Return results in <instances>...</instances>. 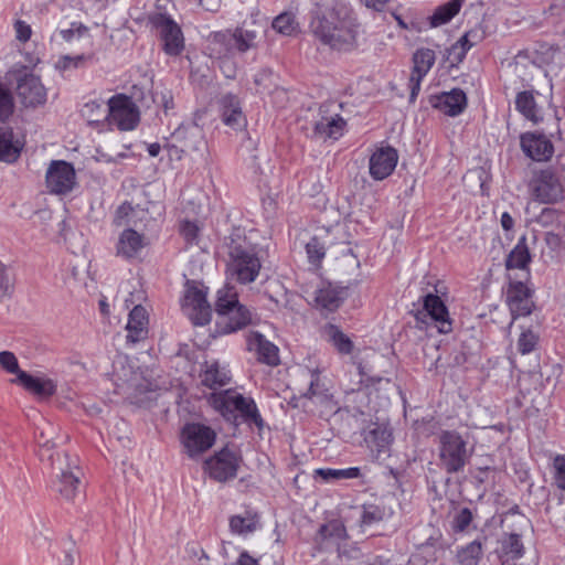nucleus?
Listing matches in <instances>:
<instances>
[{
	"mask_svg": "<svg viewBox=\"0 0 565 565\" xmlns=\"http://www.w3.org/2000/svg\"><path fill=\"white\" fill-rule=\"evenodd\" d=\"M226 277L239 284L254 282L260 271L259 247L246 236L244 230L234 228L224 241Z\"/></svg>",
	"mask_w": 565,
	"mask_h": 565,
	"instance_id": "7ed1b4c3",
	"label": "nucleus"
},
{
	"mask_svg": "<svg viewBox=\"0 0 565 565\" xmlns=\"http://www.w3.org/2000/svg\"><path fill=\"white\" fill-rule=\"evenodd\" d=\"M500 223L505 232H509L514 227V220L509 212H503L501 214Z\"/></svg>",
	"mask_w": 565,
	"mask_h": 565,
	"instance_id": "e2e57ef3",
	"label": "nucleus"
},
{
	"mask_svg": "<svg viewBox=\"0 0 565 565\" xmlns=\"http://www.w3.org/2000/svg\"><path fill=\"white\" fill-rule=\"evenodd\" d=\"M398 162V153L391 146L377 147L369 159V172L373 180L382 181L388 178Z\"/></svg>",
	"mask_w": 565,
	"mask_h": 565,
	"instance_id": "dca6fc26",
	"label": "nucleus"
},
{
	"mask_svg": "<svg viewBox=\"0 0 565 565\" xmlns=\"http://www.w3.org/2000/svg\"><path fill=\"white\" fill-rule=\"evenodd\" d=\"M147 151L150 157H157L161 151V146L158 142H152L147 146Z\"/></svg>",
	"mask_w": 565,
	"mask_h": 565,
	"instance_id": "0e129e2a",
	"label": "nucleus"
},
{
	"mask_svg": "<svg viewBox=\"0 0 565 565\" xmlns=\"http://www.w3.org/2000/svg\"><path fill=\"white\" fill-rule=\"evenodd\" d=\"M347 122L339 115L321 116L315 124V134L323 139L338 140L345 131Z\"/></svg>",
	"mask_w": 565,
	"mask_h": 565,
	"instance_id": "cd10ccee",
	"label": "nucleus"
},
{
	"mask_svg": "<svg viewBox=\"0 0 565 565\" xmlns=\"http://www.w3.org/2000/svg\"><path fill=\"white\" fill-rule=\"evenodd\" d=\"M326 333L329 337V340L337 349V351L341 354H350L353 351V342L351 339L343 333L337 326L329 324L326 328Z\"/></svg>",
	"mask_w": 565,
	"mask_h": 565,
	"instance_id": "58836bf2",
	"label": "nucleus"
},
{
	"mask_svg": "<svg viewBox=\"0 0 565 565\" xmlns=\"http://www.w3.org/2000/svg\"><path fill=\"white\" fill-rule=\"evenodd\" d=\"M13 290L12 279L8 267L0 262V295L9 296Z\"/></svg>",
	"mask_w": 565,
	"mask_h": 565,
	"instance_id": "6e6d98bb",
	"label": "nucleus"
},
{
	"mask_svg": "<svg viewBox=\"0 0 565 565\" xmlns=\"http://www.w3.org/2000/svg\"><path fill=\"white\" fill-rule=\"evenodd\" d=\"M53 469L55 473L51 484L52 490L67 501L74 500L81 487V471L75 460H71L67 454H57L56 462H53Z\"/></svg>",
	"mask_w": 565,
	"mask_h": 565,
	"instance_id": "6e6552de",
	"label": "nucleus"
},
{
	"mask_svg": "<svg viewBox=\"0 0 565 565\" xmlns=\"http://www.w3.org/2000/svg\"><path fill=\"white\" fill-rule=\"evenodd\" d=\"M273 29L279 34L291 36L298 32L299 24L296 21V17L291 12H282L277 15L273 23Z\"/></svg>",
	"mask_w": 565,
	"mask_h": 565,
	"instance_id": "ea45409f",
	"label": "nucleus"
},
{
	"mask_svg": "<svg viewBox=\"0 0 565 565\" xmlns=\"http://www.w3.org/2000/svg\"><path fill=\"white\" fill-rule=\"evenodd\" d=\"M231 380L232 373L228 364L225 362L209 359L200 366V386L213 391L207 398L209 404L226 419L236 418V414H239L245 423L254 424L262 428L264 420L253 398L246 397L233 390L216 392L228 385Z\"/></svg>",
	"mask_w": 565,
	"mask_h": 565,
	"instance_id": "f257e3e1",
	"label": "nucleus"
},
{
	"mask_svg": "<svg viewBox=\"0 0 565 565\" xmlns=\"http://www.w3.org/2000/svg\"><path fill=\"white\" fill-rule=\"evenodd\" d=\"M14 29L19 41L26 42L30 40L32 31L26 22L18 20L14 24Z\"/></svg>",
	"mask_w": 565,
	"mask_h": 565,
	"instance_id": "bf43d9fd",
	"label": "nucleus"
},
{
	"mask_svg": "<svg viewBox=\"0 0 565 565\" xmlns=\"http://www.w3.org/2000/svg\"><path fill=\"white\" fill-rule=\"evenodd\" d=\"M11 382L22 386L38 398H50L56 393L57 388L56 382L43 374L20 373L19 377L13 379Z\"/></svg>",
	"mask_w": 565,
	"mask_h": 565,
	"instance_id": "4be33fe9",
	"label": "nucleus"
},
{
	"mask_svg": "<svg viewBox=\"0 0 565 565\" xmlns=\"http://www.w3.org/2000/svg\"><path fill=\"white\" fill-rule=\"evenodd\" d=\"M536 343H537L536 334L531 330H525L519 337L518 350L522 354H529L535 349Z\"/></svg>",
	"mask_w": 565,
	"mask_h": 565,
	"instance_id": "3c124183",
	"label": "nucleus"
},
{
	"mask_svg": "<svg viewBox=\"0 0 565 565\" xmlns=\"http://www.w3.org/2000/svg\"><path fill=\"white\" fill-rule=\"evenodd\" d=\"M317 39L332 50L348 52L358 45L360 23L354 11L337 6L311 23Z\"/></svg>",
	"mask_w": 565,
	"mask_h": 565,
	"instance_id": "f03ea898",
	"label": "nucleus"
},
{
	"mask_svg": "<svg viewBox=\"0 0 565 565\" xmlns=\"http://www.w3.org/2000/svg\"><path fill=\"white\" fill-rule=\"evenodd\" d=\"M23 148V143L14 137L10 127L0 126V161L14 162Z\"/></svg>",
	"mask_w": 565,
	"mask_h": 565,
	"instance_id": "c756f323",
	"label": "nucleus"
},
{
	"mask_svg": "<svg viewBox=\"0 0 565 565\" xmlns=\"http://www.w3.org/2000/svg\"><path fill=\"white\" fill-rule=\"evenodd\" d=\"M367 9L381 12L391 0H360Z\"/></svg>",
	"mask_w": 565,
	"mask_h": 565,
	"instance_id": "052dcab7",
	"label": "nucleus"
},
{
	"mask_svg": "<svg viewBox=\"0 0 565 565\" xmlns=\"http://www.w3.org/2000/svg\"><path fill=\"white\" fill-rule=\"evenodd\" d=\"M327 531H328V526L327 525H322L321 529H320V533L323 537H327Z\"/></svg>",
	"mask_w": 565,
	"mask_h": 565,
	"instance_id": "774afa93",
	"label": "nucleus"
},
{
	"mask_svg": "<svg viewBox=\"0 0 565 565\" xmlns=\"http://www.w3.org/2000/svg\"><path fill=\"white\" fill-rule=\"evenodd\" d=\"M92 55H62L55 62V68L60 72H66L81 67L86 61L90 60Z\"/></svg>",
	"mask_w": 565,
	"mask_h": 565,
	"instance_id": "a18cd8bd",
	"label": "nucleus"
},
{
	"mask_svg": "<svg viewBox=\"0 0 565 565\" xmlns=\"http://www.w3.org/2000/svg\"><path fill=\"white\" fill-rule=\"evenodd\" d=\"M135 213V209L129 203H122L116 213V224L128 226L119 234L116 243V255L126 260L136 259L147 246L145 234L130 227V225L135 224L132 218Z\"/></svg>",
	"mask_w": 565,
	"mask_h": 565,
	"instance_id": "20e7f679",
	"label": "nucleus"
},
{
	"mask_svg": "<svg viewBox=\"0 0 565 565\" xmlns=\"http://www.w3.org/2000/svg\"><path fill=\"white\" fill-rule=\"evenodd\" d=\"M94 109L99 110L100 109V105H98L96 103H87L84 106L83 113H84V115H87L88 111H93Z\"/></svg>",
	"mask_w": 565,
	"mask_h": 565,
	"instance_id": "69168bd1",
	"label": "nucleus"
},
{
	"mask_svg": "<svg viewBox=\"0 0 565 565\" xmlns=\"http://www.w3.org/2000/svg\"><path fill=\"white\" fill-rule=\"evenodd\" d=\"M498 544L497 554L500 562L516 561L524 555V546L519 534H503Z\"/></svg>",
	"mask_w": 565,
	"mask_h": 565,
	"instance_id": "c85d7f7f",
	"label": "nucleus"
},
{
	"mask_svg": "<svg viewBox=\"0 0 565 565\" xmlns=\"http://www.w3.org/2000/svg\"><path fill=\"white\" fill-rule=\"evenodd\" d=\"M482 544L475 540L457 550V561L459 565H478L482 558Z\"/></svg>",
	"mask_w": 565,
	"mask_h": 565,
	"instance_id": "e433bc0d",
	"label": "nucleus"
},
{
	"mask_svg": "<svg viewBox=\"0 0 565 565\" xmlns=\"http://www.w3.org/2000/svg\"><path fill=\"white\" fill-rule=\"evenodd\" d=\"M515 108L525 119L534 124L542 120L541 110L532 90H523L516 94Z\"/></svg>",
	"mask_w": 565,
	"mask_h": 565,
	"instance_id": "7c9ffc66",
	"label": "nucleus"
},
{
	"mask_svg": "<svg viewBox=\"0 0 565 565\" xmlns=\"http://www.w3.org/2000/svg\"><path fill=\"white\" fill-rule=\"evenodd\" d=\"M531 255L526 244V237L522 236L505 259L508 269H526Z\"/></svg>",
	"mask_w": 565,
	"mask_h": 565,
	"instance_id": "473e14b6",
	"label": "nucleus"
},
{
	"mask_svg": "<svg viewBox=\"0 0 565 565\" xmlns=\"http://www.w3.org/2000/svg\"><path fill=\"white\" fill-rule=\"evenodd\" d=\"M553 478L557 488L565 490V457L556 456L553 460Z\"/></svg>",
	"mask_w": 565,
	"mask_h": 565,
	"instance_id": "864d4df0",
	"label": "nucleus"
},
{
	"mask_svg": "<svg viewBox=\"0 0 565 565\" xmlns=\"http://www.w3.org/2000/svg\"><path fill=\"white\" fill-rule=\"evenodd\" d=\"M107 118L110 125L121 131L134 130L139 120L140 114L135 102L126 95H115L108 100Z\"/></svg>",
	"mask_w": 565,
	"mask_h": 565,
	"instance_id": "ddd939ff",
	"label": "nucleus"
},
{
	"mask_svg": "<svg viewBox=\"0 0 565 565\" xmlns=\"http://www.w3.org/2000/svg\"><path fill=\"white\" fill-rule=\"evenodd\" d=\"M431 104L444 114L456 117L465 110L467 106V97L463 90L455 88L450 92H444L435 96Z\"/></svg>",
	"mask_w": 565,
	"mask_h": 565,
	"instance_id": "393cba45",
	"label": "nucleus"
},
{
	"mask_svg": "<svg viewBox=\"0 0 565 565\" xmlns=\"http://www.w3.org/2000/svg\"><path fill=\"white\" fill-rule=\"evenodd\" d=\"M527 188L531 198L542 204H556L565 199L564 182L551 168L533 171Z\"/></svg>",
	"mask_w": 565,
	"mask_h": 565,
	"instance_id": "423d86ee",
	"label": "nucleus"
},
{
	"mask_svg": "<svg viewBox=\"0 0 565 565\" xmlns=\"http://www.w3.org/2000/svg\"><path fill=\"white\" fill-rule=\"evenodd\" d=\"M236 565H259L258 559L253 557L247 551H242Z\"/></svg>",
	"mask_w": 565,
	"mask_h": 565,
	"instance_id": "680f3d73",
	"label": "nucleus"
},
{
	"mask_svg": "<svg viewBox=\"0 0 565 565\" xmlns=\"http://www.w3.org/2000/svg\"><path fill=\"white\" fill-rule=\"evenodd\" d=\"M207 290L196 281L188 280L181 298V309L189 319L199 326L206 324L211 319V306L206 299Z\"/></svg>",
	"mask_w": 565,
	"mask_h": 565,
	"instance_id": "1a4fd4ad",
	"label": "nucleus"
},
{
	"mask_svg": "<svg viewBox=\"0 0 565 565\" xmlns=\"http://www.w3.org/2000/svg\"><path fill=\"white\" fill-rule=\"evenodd\" d=\"M14 110L12 93L4 84L0 83V121H6Z\"/></svg>",
	"mask_w": 565,
	"mask_h": 565,
	"instance_id": "49530a36",
	"label": "nucleus"
},
{
	"mask_svg": "<svg viewBox=\"0 0 565 565\" xmlns=\"http://www.w3.org/2000/svg\"><path fill=\"white\" fill-rule=\"evenodd\" d=\"M310 264L318 266L326 256V246L317 236L311 237L305 245Z\"/></svg>",
	"mask_w": 565,
	"mask_h": 565,
	"instance_id": "c03bdc74",
	"label": "nucleus"
},
{
	"mask_svg": "<svg viewBox=\"0 0 565 565\" xmlns=\"http://www.w3.org/2000/svg\"><path fill=\"white\" fill-rule=\"evenodd\" d=\"M364 441L375 458L387 455L393 441L392 429L386 424H373L364 435Z\"/></svg>",
	"mask_w": 565,
	"mask_h": 565,
	"instance_id": "5701e85b",
	"label": "nucleus"
},
{
	"mask_svg": "<svg viewBox=\"0 0 565 565\" xmlns=\"http://www.w3.org/2000/svg\"><path fill=\"white\" fill-rule=\"evenodd\" d=\"M520 146L524 154L534 161H547L554 153L552 141L541 132H524L520 137Z\"/></svg>",
	"mask_w": 565,
	"mask_h": 565,
	"instance_id": "f3484780",
	"label": "nucleus"
},
{
	"mask_svg": "<svg viewBox=\"0 0 565 565\" xmlns=\"http://www.w3.org/2000/svg\"><path fill=\"white\" fill-rule=\"evenodd\" d=\"M45 182L51 193L67 194L76 184L75 169L64 160L52 161L45 173Z\"/></svg>",
	"mask_w": 565,
	"mask_h": 565,
	"instance_id": "2eb2a0df",
	"label": "nucleus"
},
{
	"mask_svg": "<svg viewBox=\"0 0 565 565\" xmlns=\"http://www.w3.org/2000/svg\"><path fill=\"white\" fill-rule=\"evenodd\" d=\"M218 113L224 125L239 130L246 127L247 120L238 97L234 94H224L217 102Z\"/></svg>",
	"mask_w": 565,
	"mask_h": 565,
	"instance_id": "aec40b11",
	"label": "nucleus"
},
{
	"mask_svg": "<svg viewBox=\"0 0 565 565\" xmlns=\"http://www.w3.org/2000/svg\"><path fill=\"white\" fill-rule=\"evenodd\" d=\"M257 32L244 28H237L232 34L217 33L214 35V44H226L234 42L236 49L244 53L256 44Z\"/></svg>",
	"mask_w": 565,
	"mask_h": 565,
	"instance_id": "bb28decb",
	"label": "nucleus"
},
{
	"mask_svg": "<svg viewBox=\"0 0 565 565\" xmlns=\"http://www.w3.org/2000/svg\"><path fill=\"white\" fill-rule=\"evenodd\" d=\"M316 473L326 481L339 479H356L361 477V469L359 467H350L344 469L321 468L317 469Z\"/></svg>",
	"mask_w": 565,
	"mask_h": 565,
	"instance_id": "79ce46f5",
	"label": "nucleus"
},
{
	"mask_svg": "<svg viewBox=\"0 0 565 565\" xmlns=\"http://www.w3.org/2000/svg\"><path fill=\"white\" fill-rule=\"evenodd\" d=\"M463 0H450L439 6L430 17V25L437 28L448 23L461 9Z\"/></svg>",
	"mask_w": 565,
	"mask_h": 565,
	"instance_id": "f704fd0d",
	"label": "nucleus"
},
{
	"mask_svg": "<svg viewBox=\"0 0 565 565\" xmlns=\"http://www.w3.org/2000/svg\"><path fill=\"white\" fill-rule=\"evenodd\" d=\"M564 218L565 213L561 212L559 210L553 207H544L535 216L534 222L543 227H553L561 225Z\"/></svg>",
	"mask_w": 565,
	"mask_h": 565,
	"instance_id": "37998d69",
	"label": "nucleus"
},
{
	"mask_svg": "<svg viewBox=\"0 0 565 565\" xmlns=\"http://www.w3.org/2000/svg\"><path fill=\"white\" fill-rule=\"evenodd\" d=\"M239 306L242 305L238 302V294L234 286L226 284L217 290L215 301L217 315Z\"/></svg>",
	"mask_w": 565,
	"mask_h": 565,
	"instance_id": "c9c22d12",
	"label": "nucleus"
},
{
	"mask_svg": "<svg viewBox=\"0 0 565 565\" xmlns=\"http://www.w3.org/2000/svg\"><path fill=\"white\" fill-rule=\"evenodd\" d=\"M315 301L318 307L328 311H334L339 308L342 299L338 289L327 286L317 291Z\"/></svg>",
	"mask_w": 565,
	"mask_h": 565,
	"instance_id": "4c0bfd02",
	"label": "nucleus"
},
{
	"mask_svg": "<svg viewBox=\"0 0 565 565\" xmlns=\"http://www.w3.org/2000/svg\"><path fill=\"white\" fill-rule=\"evenodd\" d=\"M436 61L435 51L422 47L413 54V70L409 77L411 99H415L420 90L422 81L429 73Z\"/></svg>",
	"mask_w": 565,
	"mask_h": 565,
	"instance_id": "a211bd4d",
	"label": "nucleus"
},
{
	"mask_svg": "<svg viewBox=\"0 0 565 565\" xmlns=\"http://www.w3.org/2000/svg\"><path fill=\"white\" fill-rule=\"evenodd\" d=\"M54 430L50 424H46L45 427L38 428L35 433V439L38 445L41 448L51 449L54 446L53 443Z\"/></svg>",
	"mask_w": 565,
	"mask_h": 565,
	"instance_id": "5fc2aeb1",
	"label": "nucleus"
},
{
	"mask_svg": "<svg viewBox=\"0 0 565 565\" xmlns=\"http://www.w3.org/2000/svg\"><path fill=\"white\" fill-rule=\"evenodd\" d=\"M215 431L200 423H188L180 434V441L190 458H196L207 451L215 443Z\"/></svg>",
	"mask_w": 565,
	"mask_h": 565,
	"instance_id": "f8f14e48",
	"label": "nucleus"
},
{
	"mask_svg": "<svg viewBox=\"0 0 565 565\" xmlns=\"http://www.w3.org/2000/svg\"><path fill=\"white\" fill-rule=\"evenodd\" d=\"M507 303L512 320L530 315L532 312L533 302L531 300L530 289L526 285L521 281L511 282L507 291Z\"/></svg>",
	"mask_w": 565,
	"mask_h": 565,
	"instance_id": "412c9836",
	"label": "nucleus"
},
{
	"mask_svg": "<svg viewBox=\"0 0 565 565\" xmlns=\"http://www.w3.org/2000/svg\"><path fill=\"white\" fill-rule=\"evenodd\" d=\"M440 460L448 473L462 470L468 461L467 443L455 430H443L439 435Z\"/></svg>",
	"mask_w": 565,
	"mask_h": 565,
	"instance_id": "9d476101",
	"label": "nucleus"
},
{
	"mask_svg": "<svg viewBox=\"0 0 565 565\" xmlns=\"http://www.w3.org/2000/svg\"><path fill=\"white\" fill-rule=\"evenodd\" d=\"M239 462V456L225 447L205 460L204 469L210 478L218 482H226L237 476Z\"/></svg>",
	"mask_w": 565,
	"mask_h": 565,
	"instance_id": "4468645a",
	"label": "nucleus"
},
{
	"mask_svg": "<svg viewBox=\"0 0 565 565\" xmlns=\"http://www.w3.org/2000/svg\"><path fill=\"white\" fill-rule=\"evenodd\" d=\"M393 17H394V19L396 20V22H397L398 26H401L402 29H405V30H407V29H408L407 24H406V23H405V21L401 18V15H398V14H395V13H394V14H393Z\"/></svg>",
	"mask_w": 565,
	"mask_h": 565,
	"instance_id": "338daca9",
	"label": "nucleus"
},
{
	"mask_svg": "<svg viewBox=\"0 0 565 565\" xmlns=\"http://www.w3.org/2000/svg\"><path fill=\"white\" fill-rule=\"evenodd\" d=\"M180 234L188 245H194L199 242L200 227L191 221H183L180 225Z\"/></svg>",
	"mask_w": 565,
	"mask_h": 565,
	"instance_id": "09e8293b",
	"label": "nucleus"
},
{
	"mask_svg": "<svg viewBox=\"0 0 565 565\" xmlns=\"http://www.w3.org/2000/svg\"><path fill=\"white\" fill-rule=\"evenodd\" d=\"M75 544L72 541H65L62 546L58 561L62 565H74L75 562Z\"/></svg>",
	"mask_w": 565,
	"mask_h": 565,
	"instance_id": "4d7b16f0",
	"label": "nucleus"
},
{
	"mask_svg": "<svg viewBox=\"0 0 565 565\" xmlns=\"http://www.w3.org/2000/svg\"><path fill=\"white\" fill-rule=\"evenodd\" d=\"M259 527V516L256 512L246 511L230 518V530L233 534L246 536Z\"/></svg>",
	"mask_w": 565,
	"mask_h": 565,
	"instance_id": "2f4dec72",
	"label": "nucleus"
},
{
	"mask_svg": "<svg viewBox=\"0 0 565 565\" xmlns=\"http://www.w3.org/2000/svg\"><path fill=\"white\" fill-rule=\"evenodd\" d=\"M382 519V513L377 507L371 505L364 508L361 515V522L363 525H371Z\"/></svg>",
	"mask_w": 565,
	"mask_h": 565,
	"instance_id": "13d9d810",
	"label": "nucleus"
},
{
	"mask_svg": "<svg viewBox=\"0 0 565 565\" xmlns=\"http://www.w3.org/2000/svg\"><path fill=\"white\" fill-rule=\"evenodd\" d=\"M0 365L3 370H6L10 374H15L19 377L20 373H25L19 367V362L17 356L10 351L0 352Z\"/></svg>",
	"mask_w": 565,
	"mask_h": 565,
	"instance_id": "8fccbe9b",
	"label": "nucleus"
},
{
	"mask_svg": "<svg viewBox=\"0 0 565 565\" xmlns=\"http://www.w3.org/2000/svg\"><path fill=\"white\" fill-rule=\"evenodd\" d=\"M246 347L253 352L257 361L269 366H277L280 363L279 349L264 334L252 331L246 337Z\"/></svg>",
	"mask_w": 565,
	"mask_h": 565,
	"instance_id": "6ab92c4d",
	"label": "nucleus"
},
{
	"mask_svg": "<svg viewBox=\"0 0 565 565\" xmlns=\"http://www.w3.org/2000/svg\"><path fill=\"white\" fill-rule=\"evenodd\" d=\"M419 329L435 327L439 333L451 331L449 312L439 296L426 294L422 297V307L413 311Z\"/></svg>",
	"mask_w": 565,
	"mask_h": 565,
	"instance_id": "0eeeda50",
	"label": "nucleus"
},
{
	"mask_svg": "<svg viewBox=\"0 0 565 565\" xmlns=\"http://www.w3.org/2000/svg\"><path fill=\"white\" fill-rule=\"evenodd\" d=\"M217 316L216 328L220 334L236 332L248 326L252 321L250 312L244 306L234 307Z\"/></svg>",
	"mask_w": 565,
	"mask_h": 565,
	"instance_id": "b1692460",
	"label": "nucleus"
},
{
	"mask_svg": "<svg viewBox=\"0 0 565 565\" xmlns=\"http://www.w3.org/2000/svg\"><path fill=\"white\" fill-rule=\"evenodd\" d=\"M149 25L163 42V51L169 55H178L184 47V39L178 23L171 15L153 12L148 17Z\"/></svg>",
	"mask_w": 565,
	"mask_h": 565,
	"instance_id": "9b49d317",
	"label": "nucleus"
},
{
	"mask_svg": "<svg viewBox=\"0 0 565 565\" xmlns=\"http://www.w3.org/2000/svg\"><path fill=\"white\" fill-rule=\"evenodd\" d=\"M58 35L65 42L71 43L74 40H79L88 35V29L81 22H72L70 28L60 30Z\"/></svg>",
	"mask_w": 565,
	"mask_h": 565,
	"instance_id": "de8ad7c7",
	"label": "nucleus"
},
{
	"mask_svg": "<svg viewBox=\"0 0 565 565\" xmlns=\"http://www.w3.org/2000/svg\"><path fill=\"white\" fill-rule=\"evenodd\" d=\"M8 75L15 84L14 89L20 103L28 108H36L46 103L47 92L41 82L28 66L12 67Z\"/></svg>",
	"mask_w": 565,
	"mask_h": 565,
	"instance_id": "39448f33",
	"label": "nucleus"
},
{
	"mask_svg": "<svg viewBox=\"0 0 565 565\" xmlns=\"http://www.w3.org/2000/svg\"><path fill=\"white\" fill-rule=\"evenodd\" d=\"M480 40L477 30L466 32L451 47V54L460 62L465 58L467 52L473 47Z\"/></svg>",
	"mask_w": 565,
	"mask_h": 565,
	"instance_id": "a19ab883",
	"label": "nucleus"
},
{
	"mask_svg": "<svg viewBox=\"0 0 565 565\" xmlns=\"http://www.w3.org/2000/svg\"><path fill=\"white\" fill-rule=\"evenodd\" d=\"M306 396L324 405L329 413H337L339 411V407L333 403L331 396L327 393V390H324L320 384L319 375L317 373L311 374L310 385Z\"/></svg>",
	"mask_w": 565,
	"mask_h": 565,
	"instance_id": "72a5a7b5",
	"label": "nucleus"
},
{
	"mask_svg": "<svg viewBox=\"0 0 565 565\" xmlns=\"http://www.w3.org/2000/svg\"><path fill=\"white\" fill-rule=\"evenodd\" d=\"M471 521V511L468 508H462L454 515L451 527L455 532H462L469 526Z\"/></svg>",
	"mask_w": 565,
	"mask_h": 565,
	"instance_id": "603ef678",
	"label": "nucleus"
},
{
	"mask_svg": "<svg viewBox=\"0 0 565 565\" xmlns=\"http://www.w3.org/2000/svg\"><path fill=\"white\" fill-rule=\"evenodd\" d=\"M148 323L147 310L142 306H135L129 312L126 326L127 341L137 343L145 340L148 335Z\"/></svg>",
	"mask_w": 565,
	"mask_h": 565,
	"instance_id": "a878e982",
	"label": "nucleus"
}]
</instances>
